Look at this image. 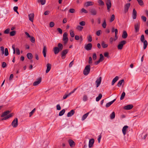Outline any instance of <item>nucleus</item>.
<instances>
[{
    "label": "nucleus",
    "instance_id": "53",
    "mask_svg": "<svg viewBox=\"0 0 148 148\" xmlns=\"http://www.w3.org/2000/svg\"><path fill=\"white\" fill-rule=\"evenodd\" d=\"M140 40L141 42H143V41H145V37L143 35H142L140 37Z\"/></svg>",
    "mask_w": 148,
    "mask_h": 148
},
{
    "label": "nucleus",
    "instance_id": "29",
    "mask_svg": "<svg viewBox=\"0 0 148 148\" xmlns=\"http://www.w3.org/2000/svg\"><path fill=\"white\" fill-rule=\"evenodd\" d=\"M89 114V112H88L84 114L82 117V121L84 120L88 116Z\"/></svg>",
    "mask_w": 148,
    "mask_h": 148
},
{
    "label": "nucleus",
    "instance_id": "18",
    "mask_svg": "<svg viewBox=\"0 0 148 148\" xmlns=\"http://www.w3.org/2000/svg\"><path fill=\"white\" fill-rule=\"evenodd\" d=\"M53 51L55 54H58L60 51L57 47H55L53 48Z\"/></svg>",
    "mask_w": 148,
    "mask_h": 148
},
{
    "label": "nucleus",
    "instance_id": "28",
    "mask_svg": "<svg viewBox=\"0 0 148 148\" xmlns=\"http://www.w3.org/2000/svg\"><path fill=\"white\" fill-rule=\"evenodd\" d=\"M46 46H44L43 47V48L42 51V53L45 58L46 57Z\"/></svg>",
    "mask_w": 148,
    "mask_h": 148
},
{
    "label": "nucleus",
    "instance_id": "4",
    "mask_svg": "<svg viewBox=\"0 0 148 148\" xmlns=\"http://www.w3.org/2000/svg\"><path fill=\"white\" fill-rule=\"evenodd\" d=\"M12 126L14 128L17 127L18 125V120L17 118H15L11 123Z\"/></svg>",
    "mask_w": 148,
    "mask_h": 148
},
{
    "label": "nucleus",
    "instance_id": "39",
    "mask_svg": "<svg viewBox=\"0 0 148 148\" xmlns=\"http://www.w3.org/2000/svg\"><path fill=\"white\" fill-rule=\"evenodd\" d=\"M65 111V110L64 109L62 110L60 112L59 114V115L60 116H62L64 114Z\"/></svg>",
    "mask_w": 148,
    "mask_h": 148
},
{
    "label": "nucleus",
    "instance_id": "38",
    "mask_svg": "<svg viewBox=\"0 0 148 148\" xmlns=\"http://www.w3.org/2000/svg\"><path fill=\"white\" fill-rule=\"evenodd\" d=\"M38 3H40L42 5H44L46 2L45 0H38Z\"/></svg>",
    "mask_w": 148,
    "mask_h": 148
},
{
    "label": "nucleus",
    "instance_id": "20",
    "mask_svg": "<svg viewBox=\"0 0 148 148\" xmlns=\"http://www.w3.org/2000/svg\"><path fill=\"white\" fill-rule=\"evenodd\" d=\"M128 128V126L127 125L124 126L122 130L123 133L124 135L126 134V130Z\"/></svg>",
    "mask_w": 148,
    "mask_h": 148
},
{
    "label": "nucleus",
    "instance_id": "42",
    "mask_svg": "<svg viewBox=\"0 0 148 148\" xmlns=\"http://www.w3.org/2000/svg\"><path fill=\"white\" fill-rule=\"evenodd\" d=\"M125 95V92H123L122 94L121 97H120V99L121 100H122L123 99Z\"/></svg>",
    "mask_w": 148,
    "mask_h": 148
},
{
    "label": "nucleus",
    "instance_id": "10",
    "mask_svg": "<svg viewBox=\"0 0 148 148\" xmlns=\"http://www.w3.org/2000/svg\"><path fill=\"white\" fill-rule=\"evenodd\" d=\"M68 49H65L63 50L61 53V57L62 58H64L66 55L68 53Z\"/></svg>",
    "mask_w": 148,
    "mask_h": 148
},
{
    "label": "nucleus",
    "instance_id": "36",
    "mask_svg": "<svg viewBox=\"0 0 148 148\" xmlns=\"http://www.w3.org/2000/svg\"><path fill=\"white\" fill-rule=\"evenodd\" d=\"M27 57L29 59H31L32 58V54L31 53H29L27 54Z\"/></svg>",
    "mask_w": 148,
    "mask_h": 148
},
{
    "label": "nucleus",
    "instance_id": "1",
    "mask_svg": "<svg viewBox=\"0 0 148 148\" xmlns=\"http://www.w3.org/2000/svg\"><path fill=\"white\" fill-rule=\"evenodd\" d=\"M90 65H88L85 67L83 71V73L84 75H87L89 73L90 70Z\"/></svg>",
    "mask_w": 148,
    "mask_h": 148
},
{
    "label": "nucleus",
    "instance_id": "49",
    "mask_svg": "<svg viewBox=\"0 0 148 148\" xmlns=\"http://www.w3.org/2000/svg\"><path fill=\"white\" fill-rule=\"evenodd\" d=\"M9 54V53L8 51V49L7 48H6L5 49V55L6 56H8Z\"/></svg>",
    "mask_w": 148,
    "mask_h": 148
},
{
    "label": "nucleus",
    "instance_id": "22",
    "mask_svg": "<svg viewBox=\"0 0 148 148\" xmlns=\"http://www.w3.org/2000/svg\"><path fill=\"white\" fill-rule=\"evenodd\" d=\"M13 113L10 114H8V115H7L6 116L3 118L2 119V120H6L7 119H8V118L12 116H13Z\"/></svg>",
    "mask_w": 148,
    "mask_h": 148
},
{
    "label": "nucleus",
    "instance_id": "24",
    "mask_svg": "<svg viewBox=\"0 0 148 148\" xmlns=\"http://www.w3.org/2000/svg\"><path fill=\"white\" fill-rule=\"evenodd\" d=\"M116 100V99H114L112 101H111L108 103H107L106 105V108L109 107Z\"/></svg>",
    "mask_w": 148,
    "mask_h": 148
},
{
    "label": "nucleus",
    "instance_id": "45",
    "mask_svg": "<svg viewBox=\"0 0 148 148\" xmlns=\"http://www.w3.org/2000/svg\"><path fill=\"white\" fill-rule=\"evenodd\" d=\"M88 41L89 42H91L92 41V37L91 35H89L87 37Z\"/></svg>",
    "mask_w": 148,
    "mask_h": 148
},
{
    "label": "nucleus",
    "instance_id": "52",
    "mask_svg": "<svg viewBox=\"0 0 148 148\" xmlns=\"http://www.w3.org/2000/svg\"><path fill=\"white\" fill-rule=\"evenodd\" d=\"M35 110H36V109L35 108L31 112L29 113V117H31L32 115V114H33V113L34 112Z\"/></svg>",
    "mask_w": 148,
    "mask_h": 148
},
{
    "label": "nucleus",
    "instance_id": "61",
    "mask_svg": "<svg viewBox=\"0 0 148 148\" xmlns=\"http://www.w3.org/2000/svg\"><path fill=\"white\" fill-rule=\"evenodd\" d=\"M54 25V23L53 22H51L50 23L49 26L50 27H53Z\"/></svg>",
    "mask_w": 148,
    "mask_h": 148
},
{
    "label": "nucleus",
    "instance_id": "14",
    "mask_svg": "<svg viewBox=\"0 0 148 148\" xmlns=\"http://www.w3.org/2000/svg\"><path fill=\"white\" fill-rule=\"evenodd\" d=\"M34 16V14L33 13H31L28 15L29 19L32 22H33V21Z\"/></svg>",
    "mask_w": 148,
    "mask_h": 148
},
{
    "label": "nucleus",
    "instance_id": "27",
    "mask_svg": "<svg viewBox=\"0 0 148 148\" xmlns=\"http://www.w3.org/2000/svg\"><path fill=\"white\" fill-rule=\"evenodd\" d=\"M119 78V77L117 76H116L114 78L112 82V85H113L114 83L118 80Z\"/></svg>",
    "mask_w": 148,
    "mask_h": 148
},
{
    "label": "nucleus",
    "instance_id": "47",
    "mask_svg": "<svg viewBox=\"0 0 148 148\" xmlns=\"http://www.w3.org/2000/svg\"><path fill=\"white\" fill-rule=\"evenodd\" d=\"M16 33V32L15 31H13L11 32L10 33V35L11 36H14L15 35Z\"/></svg>",
    "mask_w": 148,
    "mask_h": 148
},
{
    "label": "nucleus",
    "instance_id": "12",
    "mask_svg": "<svg viewBox=\"0 0 148 148\" xmlns=\"http://www.w3.org/2000/svg\"><path fill=\"white\" fill-rule=\"evenodd\" d=\"M94 141L95 140L93 138H92L89 140L88 144V146L89 148H91L93 147Z\"/></svg>",
    "mask_w": 148,
    "mask_h": 148
},
{
    "label": "nucleus",
    "instance_id": "8",
    "mask_svg": "<svg viewBox=\"0 0 148 148\" xmlns=\"http://www.w3.org/2000/svg\"><path fill=\"white\" fill-rule=\"evenodd\" d=\"M130 5V3H127L125 5L124 9V12L125 13L128 12Z\"/></svg>",
    "mask_w": 148,
    "mask_h": 148
},
{
    "label": "nucleus",
    "instance_id": "9",
    "mask_svg": "<svg viewBox=\"0 0 148 148\" xmlns=\"http://www.w3.org/2000/svg\"><path fill=\"white\" fill-rule=\"evenodd\" d=\"M92 46V44L91 43H89L85 46L84 48L86 50L89 51L91 49Z\"/></svg>",
    "mask_w": 148,
    "mask_h": 148
},
{
    "label": "nucleus",
    "instance_id": "64",
    "mask_svg": "<svg viewBox=\"0 0 148 148\" xmlns=\"http://www.w3.org/2000/svg\"><path fill=\"white\" fill-rule=\"evenodd\" d=\"M109 53L108 52H105L104 53V55L105 57H106L108 58L109 57V56L108 55Z\"/></svg>",
    "mask_w": 148,
    "mask_h": 148
},
{
    "label": "nucleus",
    "instance_id": "19",
    "mask_svg": "<svg viewBox=\"0 0 148 148\" xmlns=\"http://www.w3.org/2000/svg\"><path fill=\"white\" fill-rule=\"evenodd\" d=\"M127 34L126 31H123L122 35V37L123 39L126 38L127 37Z\"/></svg>",
    "mask_w": 148,
    "mask_h": 148
},
{
    "label": "nucleus",
    "instance_id": "60",
    "mask_svg": "<svg viewBox=\"0 0 148 148\" xmlns=\"http://www.w3.org/2000/svg\"><path fill=\"white\" fill-rule=\"evenodd\" d=\"M10 31V29L9 28H8V29H6L4 31V33L5 34H8L9 33Z\"/></svg>",
    "mask_w": 148,
    "mask_h": 148
},
{
    "label": "nucleus",
    "instance_id": "34",
    "mask_svg": "<svg viewBox=\"0 0 148 148\" xmlns=\"http://www.w3.org/2000/svg\"><path fill=\"white\" fill-rule=\"evenodd\" d=\"M101 45L103 48H106L108 46V45L107 44H105L104 41L102 42Z\"/></svg>",
    "mask_w": 148,
    "mask_h": 148
},
{
    "label": "nucleus",
    "instance_id": "50",
    "mask_svg": "<svg viewBox=\"0 0 148 148\" xmlns=\"http://www.w3.org/2000/svg\"><path fill=\"white\" fill-rule=\"evenodd\" d=\"M30 38V40L33 43H34L35 42V39L34 37L31 36Z\"/></svg>",
    "mask_w": 148,
    "mask_h": 148
},
{
    "label": "nucleus",
    "instance_id": "44",
    "mask_svg": "<svg viewBox=\"0 0 148 148\" xmlns=\"http://www.w3.org/2000/svg\"><path fill=\"white\" fill-rule=\"evenodd\" d=\"M70 34L72 37H73L75 36L74 31L72 30H71L70 31Z\"/></svg>",
    "mask_w": 148,
    "mask_h": 148
},
{
    "label": "nucleus",
    "instance_id": "54",
    "mask_svg": "<svg viewBox=\"0 0 148 148\" xmlns=\"http://www.w3.org/2000/svg\"><path fill=\"white\" fill-rule=\"evenodd\" d=\"M1 53L3 54L4 53V48L3 46L1 47Z\"/></svg>",
    "mask_w": 148,
    "mask_h": 148
},
{
    "label": "nucleus",
    "instance_id": "55",
    "mask_svg": "<svg viewBox=\"0 0 148 148\" xmlns=\"http://www.w3.org/2000/svg\"><path fill=\"white\" fill-rule=\"evenodd\" d=\"M88 63L90 64H91L92 63V58L91 57H90L89 58V60Z\"/></svg>",
    "mask_w": 148,
    "mask_h": 148
},
{
    "label": "nucleus",
    "instance_id": "40",
    "mask_svg": "<svg viewBox=\"0 0 148 148\" xmlns=\"http://www.w3.org/2000/svg\"><path fill=\"white\" fill-rule=\"evenodd\" d=\"M98 2L100 5H104V2L101 0H99Z\"/></svg>",
    "mask_w": 148,
    "mask_h": 148
},
{
    "label": "nucleus",
    "instance_id": "17",
    "mask_svg": "<svg viewBox=\"0 0 148 148\" xmlns=\"http://www.w3.org/2000/svg\"><path fill=\"white\" fill-rule=\"evenodd\" d=\"M46 66L47 69L46 71V73H47L49 72L51 69V64L49 63H48L47 64Z\"/></svg>",
    "mask_w": 148,
    "mask_h": 148
},
{
    "label": "nucleus",
    "instance_id": "41",
    "mask_svg": "<svg viewBox=\"0 0 148 148\" xmlns=\"http://www.w3.org/2000/svg\"><path fill=\"white\" fill-rule=\"evenodd\" d=\"M107 24L105 20H104L103 23L102 24V26L104 28H106V26Z\"/></svg>",
    "mask_w": 148,
    "mask_h": 148
},
{
    "label": "nucleus",
    "instance_id": "56",
    "mask_svg": "<svg viewBox=\"0 0 148 148\" xmlns=\"http://www.w3.org/2000/svg\"><path fill=\"white\" fill-rule=\"evenodd\" d=\"M79 24L81 26H84L86 24L85 22L84 21H82L79 23Z\"/></svg>",
    "mask_w": 148,
    "mask_h": 148
},
{
    "label": "nucleus",
    "instance_id": "57",
    "mask_svg": "<svg viewBox=\"0 0 148 148\" xmlns=\"http://www.w3.org/2000/svg\"><path fill=\"white\" fill-rule=\"evenodd\" d=\"M7 66V64L6 62H3L2 63V66L3 68H4Z\"/></svg>",
    "mask_w": 148,
    "mask_h": 148
},
{
    "label": "nucleus",
    "instance_id": "30",
    "mask_svg": "<svg viewBox=\"0 0 148 148\" xmlns=\"http://www.w3.org/2000/svg\"><path fill=\"white\" fill-rule=\"evenodd\" d=\"M115 113L114 112H113L110 114V119H113L115 118Z\"/></svg>",
    "mask_w": 148,
    "mask_h": 148
},
{
    "label": "nucleus",
    "instance_id": "3",
    "mask_svg": "<svg viewBox=\"0 0 148 148\" xmlns=\"http://www.w3.org/2000/svg\"><path fill=\"white\" fill-rule=\"evenodd\" d=\"M126 41L124 40L120 42L117 46L118 49L119 50L122 49H123V46L126 43Z\"/></svg>",
    "mask_w": 148,
    "mask_h": 148
},
{
    "label": "nucleus",
    "instance_id": "26",
    "mask_svg": "<svg viewBox=\"0 0 148 148\" xmlns=\"http://www.w3.org/2000/svg\"><path fill=\"white\" fill-rule=\"evenodd\" d=\"M10 113V111L9 110H7L4 112L1 116V117H3L5 116H7Z\"/></svg>",
    "mask_w": 148,
    "mask_h": 148
},
{
    "label": "nucleus",
    "instance_id": "33",
    "mask_svg": "<svg viewBox=\"0 0 148 148\" xmlns=\"http://www.w3.org/2000/svg\"><path fill=\"white\" fill-rule=\"evenodd\" d=\"M58 49L60 51L63 49V46L62 44L61 43H58Z\"/></svg>",
    "mask_w": 148,
    "mask_h": 148
},
{
    "label": "nucleus",
    "instance_id": "48",
    "mask_svg": "<svg viewBox=\"0 0 148 148\" xmlns=\"http://www.w3.org/2000/svg\"><path fill=\"white\" fill-rule=\"evenodd\" d=\"M69 12L70 13H74L75 12V10L73 8H71L69 10Z\"/></svg>",
    "mask_w": 148,
    "mask_h": 148
},
{
    "label": "nucleus",
    "instance_id": "51",
    "mask_svg": "<svg viewBox=\"0 0 148 148\" xmlns=\"http://www.w3.org/2000/svg\"><path fill=\"white\" fill-rule=\"evenodd\" d=\"M115 19V15L114 14H112L111 16V18L110 19V21L111 22H112Z\"/></svg>",
    "mask_w": 148,
    "mask_h": 148
},
{
    "label": "nucleus",
    "instance_id": "6",
    "mask_svg": "<svg viewBox=\"0 0 148 148\" xmlns=\"http://www.w3.org/2000/svg\"><path fill=\"white\" fill-rule=\"evenodd\" d=\"M67 35L68 34L66 32H64L63 34L62 40L64 41V43L65 44H66L67 43L68 40Z\"/></svg>",
    "mask_w": 148,
    "mask_h": 148
},
{
    "label": "nucleus",
    "instance_id": "46",
    "mask_svg": "<svg viewBox=\"0 0 148 148\" xmlns=\"http://www.w3.org/2000/svg\"><path fill=\"white\" fill-rule=\"evenodd\" d=\"M139 4L140 5H143L144 3L142 0H137Z\"/></svg>",
    "mask_w": 148,
    "mask_h": 148
},
{
    "label": "nucleus",
    "instance_id": "5",
    "mask_svg": "<svg viewBox=\"0 0 148 148\" xmlns=\"http://www.w3.org/2000/svg\"><path fill=\"white\" fill-rule=\"evenodd\" d=\"M106 4L107 10L108 12H109L110 10V9L112 6V3L110 0H106Z\"/></svg>",
    "mask_w": 148,
    "mask_h": 148
},
{
    "label": "nucleus",
    "instance_id": "37",
    "mask_svg": "<svg viewBox=\"0 0 148 148\" xmlns=\"http://www.w3.org/2000/svg\"><path fill=\"white\" fill-rule=\"evenodd\" d=\"M83 28V27L82 26L79 25L77 26L76 27V29L79 31H82Z\"/></svg>",
    "mask_w": 148,
    "mask_h": 148
},
{
    "label": "nucleus",
    "instance_id": "58",
    "mask_svg": "<svg viewBox=\"0 0 148 148\" xmlns=\"http://www.w3.org/2000/svg\"><path fill=\"white\" fill-rule=\"evenodd\" d=\"M97 55L96 53H94L92 56V59L94 60H96L97 59Z\"/></svg>",
    "mask_w": 148,
    "mask_h": 148
},
{
    "label": "nucleus",
    "instance_id": "43",
    "mask_svg": "<svg viewBox=\"0 0 148 148\" xmlns=\"http://www.w3.org/2000/svg\"><path fill=\"white\" fill-rule=\"evenodd\" d=\"M99 60L102 62L104 60V57L102 54H100V58Z\"/></svg>",
    "mask_w": 148,
    "mask_h": 148
},
{
    "label": "nucleus",
    "instance_id": "62",
    "mask_svg": "<svg viewBox=\"0 0 148 148\" xmlns=\"http://www.w3.org/2000/svg\"><path fill=\"white\" fill-rule=\"evenodd\" d=\"M83 100L86 101L87 100V97L86 95H84L83 97Z\"/></svg>",
    "mask_w": 148,
    "mask_h": 148
},
{
    "label": "nucleus",
    "instance_id": "23",
    "mask_svg": "<svg viewBox=\"0 0 148 148\" xmlns=\"http://www.w3.org/2000/svg\"><path fill=\"white\" fill-rule=\"evenodd\" d=\"M94 4V3L92 1H88L85 3V5L86 7L92 5Z\"/></svg>",
    "mask_w": 148,
    "mask_h": 148
},
{
    "label": "nucleus",
    "instance_id": "32",
    "mask_svg": "<svg viewBox=\"0 0 148 148\" xmlns=\"http://www.w3.org/2000/svg\"><path fill=\"white\" fill-rule=\"evenodd\" d=\"M124 82V80L123 79L120 80L117 84V86L118 87H120L122 85V84Z\"/></svg>",
    "mask_w": 148,
    "mask_h": 148
},
{
    "label": "nucleus",
    "instance_id": "63",
    "mask_svg": "<svg viewBox=\"0 0 148 148\" xmlns=\"http://www.w3.org/2000/svg\"><path fill=\"white\" fill-rule=\"evenodd\" d=\"M16 53L17 55H19L20 54V51L19 49L18 48H16Z\"/></svg>",
    "mask_w": 148,
    "mask_h": 148
},
{
    "label": "nucleus",
    "instance_id": "2",
    "mask_svg": "<svg viewBox=\"0 0 148 148\" xmlns=\"http://www.w3.org/2000/svg\"><path fill=\"white\" fill-rule=\"evenodd\" d=\"M140 25V23L139 21H138L135 24L134 28L135 33H137L139 31Z\"/></svg>",
    "mask_w": 148,
    "mask_h": 148
},
{
    "label": "nucleus",
    "instance_id": "59",
    "mask_svg": "<svg viewBox=\"0 0 148 148\" xmlns=\"http://www.w3.org/2000/svg\"><path fill=\"white\" fill-rule=\"evenodd\" d=\"M141 18L144 21L146 22L147 20L146 18L144 16H141Z\"/></svg>",
    "mask_w": 148,
    "mask_h": 148
},
{
    "label": "nucleus",
    "instance_id": "31",
    "mask_svg": "<svg viewBox=\"0 0 148 148\" xmlns=\"http://www.w3.org/2000/svg\"><path fill=\"white\" fill-rule=\"evenodd\" d=\"M142 42L143 43V49H145L147 48L148 45L147 41L146 40H145V41H143V42Z\"/></svg>",
    "mask_w": 148,
    "mask_h": 148
},
{
    "label": "nucleus",
    "instance_id": "25",
    "mask_svg": "<svg viewBox=\"0 0 148 148\" xmlns=\"http://www.w3.org/2000/svg\"><path fill=\"white\" fill-rule=\"evenodd\" d=\"M90 12L91 14L92 15H96L97 13V11L94 9H92L90 10Z\"/></svg>",
    "mask_w": 148,
    "mask_h": 148
},
{
    "label": "nucleus",
    "instance_id": "16",
    "mask_svg": "<svg viewBox=\"0 0 148 148\" xmlns=\"http://www.w3.org/2000/svg\"><path fill=\"white\" fill-rule=\"evenodd\" d=\"M133 107V106L132 104L129 105L125 106L123 108L125 110H129L132 109Z\"/></svg>",
    "mask_w": 148,
    "mask_h": 148
},
{
    "label": "nucleus",
    "instance_id": "13",
    "mask_svg": "<svg viewBox=\"0 0 148 148\" xmlns=\"http://www.w3.org/2000/svg\"><path fill=\"white\" fill-rule=\"evenodd\" d=\"M69 144L71 147H73L75 145V143L74 141L71 139H70L68 140Z\"/></svg>",
    "mask_w": 148,
    "mask_h": 148
},
{
    "label": "nucleus",
    "instance_id": "11",
    "mask_svg": "<svg viewBox=\"0 0 148 148\" xmlns=\"http://www.w3.org/2000/svg\"><path fill=\"white\" fill-rule=\"evenodd\" d=\"M101 80V77H100L95 82V84L96 85V87H98L100 85Z\"/></svg>",
    "mask_w": 148,
    "mask_h": 148
},
{
    "label": "nucleus",
    "instance_id": "21",
    "mask_svg": "<svg viewBox=\"0 0 148 148\" xmlns=\"http://www.w3.org/2000/svg\"><path fill=\"white\" fill-rule=\"evenodd\" d=\"M75 113V111L74 110H72L70 111L67 114V116L68 117H70L73 115Z\"/></svg>",
    "mask_w": 148,
    "mask_h": 148
},
{
    "label": "nucleus",
    "instance_id": "15",
    "mask_svg": "<svg viewBox=\"0 0 148 148\" xmlns=\"http://www.w3.org/2000/svg\"><path fill=\"white\" fill-rule=\"evenodd\" d=\"M137 16V12L135 9H133L132 13V17L134 19H136Z\"/></svg>",
    "mask_w": 148,
    "mask_h": 148
},
{
    "label": "nucleus",
    "instance_id": "35",
    "mask_svg": "<svg viewBox=\"0 0 148 148\" xmlns=\"http://www.w3.org/2000/svg\"><path fill=\"white\" fill-rule=\"evenodd\" d=\"M102 97V95L101 94H100L99 95V96L96 98V100L97 101H99Z\"/></svg>",
    "mask_w": 148,
    "mask_h": 148
},
{
    "label": "nucleus",
    "instance_id": "7",
    "mask_svg": "<svg viewBox=\"0 0 148 148\" xmlns=\"http://www.w3.org/2000/svg\"><path fill=\"white\" fill-rule=\"evenodd\" d=\"M42 81V78L40 77L36 79V81L34 82L33 83L34 86H36L40 83Z\"/></svg>",
    "mask_w": 148,
    "mask_h": 148
}]
</instances>
